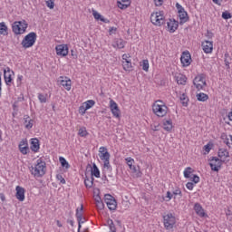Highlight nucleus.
<instances>
[{"label":"nucleus","instance_id":"45","mask_svg":"<svg viewBox=\"0 0 232 232\" xmlns=\"http://www.w3.org/2000/svg\"><path fill=\"white\" fill-rule=\"evenodd\" d=\"M141 67L144 72H148L150 70V62L148 60H143Z\"/></svg>","mask_w":232,"mask_h":232},{"label":"nucleus","instance_id":"18","mask_svg":"<svg viewBox=\"0 0 232 232\" xmlns=\"http://www.w3.org/2000/svg\"><path fill=\"white\" fill-rule=\"evenodd\" d=\"M180 62L183 66H189L191 64V54L189 53V52L182 53Z\"/></svg>","mask_w":232,"mask_h":232},{"label":"nucleus","instance_id":"16","mask_svg":"<svg viewBox=\"0 0 232 232\" xmlns=\"http://www.w3.org/2000/svg\"><path fill=\"white\" fill-rule=\"evenodd\" d=\"M204 53H213V42L205 40L201 44Z\"/></svg>","mask_w":232,"mask_h":232},{"label":"nucleus","instance_id":"19","mask_svg":"<svg viewBox=\"0 0 232 232\" xmlns=\"http://www.w3.org/2000/svg\"><path fill=\"white\" fill-rule=\"evenodd\" d=\"M167 28L170 34L177 32V29L179 28V22L175 19H169L167 22Z\"/></svg>","mask_w":232,"mask_h":232},{"label":"nucleus","instance_id":"33","mask_svg":"<svg viewBox=\"0 0 232 232\" xmlns=\"http://www.w3.org/2000/svg\"><path fill=\"white\" fill-rule=\"evenodd\" d=\"M183 175L185 179H191L193 177V169L191 167H188L184 169Z\"/></svg>","mask_w":232,"mask_h":232},{"label":"nucleus","instance_id":"52","mask_svg":"<svg viewBox=\"0 0 232 232\" xmlns=\"http://www.w3.org/2000/svg\"><path fill=\"white\" fill-rule=\"evenodd\" d=\"M86 111H88V109L82 103V106L79 107V114L84 115L86 113Z\"/></svg>","mask_w":232,"mask_h":232},{"label":"nucleus","instance_id":"42","mask_svg":"<svg viewBox=\"0 0 232 232\" xmlns=\"http://www.w3.org/2000/svg\"><path fill=\"white\" fill-rule=\"evenodd\" d=\"M78 232H81V228L82 227V224L86 222V218L84 216H82L81 218H78Z\"/></svg>","mask_w":232,"mask_h":232},{"label":"nucleus","instance_id":"54","mask_svg":"<svg viewBox=\"0 0 232 232\" xmlns=\"http://www.w3.org/2000/svg\"><path fill=\"white\" fill-rule=\"evenodd\" d=\"M171 198H173V194H171V192L168 191L167 195L164 198V200L166 202H169V200H171Z\"/></svg>","mask_w":232,"mask_h":232},{"label":"nucleus","instance_id":"14","mask_svg":"<svg viewBox=\"0 0 232 232\" xmlns=\"http://www.w3.org/2000/svg\"><path fill=\"white\" fill-rule=\"evenodd\" d=\"M110 110L116 119H119L121 117V110L119 109V105L117 102L113 100H110Z\"/></svg>","mask_w":232,"mask_h":232},{"label":"nucleus","instance_id":"55","mask_svg":"<svg viewBox=\"0 0 232 232\" xmlns=\"http://www.w3.org/2000/svg\"><path fill=\"white\" fill-rule=\"evenodd\" d=\"M56 179H57V180H59L61 182V184H66V179H64L63 175L57 174Z\"/></svg>","mask_w":232,"mask_h":232},{"label":"nucleus","instance_id":"10","mask_svg":"<svg viewBox=\"0 0 232 232\" xmlns=\"http://www.w3.org/2000/svg\"><path fill=\"white\" fill-rule=\"evenodd\" d=\"M176 8H177L178 13H179V17L180 24H184V23H188V12H186L184 7L180 4L177 3L176 4Z\"/></svg>","mask_w":232,"mask_h":232},{"label":"nucleus","instance_id":"4","mask_svg":"<svg viewBox=\"0 0 232 232\" xmlns=\"http://www.w3.org/2000/svg\"><path fill=\"white\" fill-rule=\"evenodd\" d=\"M99 157L101 160L103 162V168L106 169H110L111 166L110 165V152H108V149L106 147H100L99 149Z\"/></svg>","mask_w":232,"mask_h":232},{"label":"nucleus","instance_id":"13","mask_svg":"<svg viewBox=\"0 0 232 232\" xmlns=\"http://www.w3.org/2000/svg\"><path fill=\"white\" fill-rule=\"evenodd\" d=\"M218 157L224 163L229 162V150L226 148H219L218 150Z\"/></svg>","mask_w":232,"mask_h":232},{"label":"nucleus","instance_id":"25","mask_svg":"<svg viewBox=\"0 0 232 232\" xmlns=\"http://www.w3.org/2000/svg\"><path fill=\"white\" fill-rule=\"evenodd\" d=\"M94 201H95L97 209L99 211H102V209H104V202H102L101 196H99V195L95 196Z\"/></svg>","mask_w":232,"mask_h":232},{"label":"nucleus","instance_id":"58","mask_svg":"<svg viewBox=\"0 0 232 232\" xmlns=\"http://www.w3.org/2000/svg\"><path fill=\"white\" fill-rule=\"evenodd\" d=\"M115 34H117V27H111L109 29V34L110 35H115Z\"/></svg>","mask_w":232,"mask_h":232},{"label":"nucleus","instance_id":"34","mask_svg":"<svg viewBox=\"0 0 232 232\" xmlns=\"http://www.w3.org/2000/svg\"><path fill=\"white\" fill-rule=\"evenodd\" d=\"M131 173H133L134 177H136V179H140V177H142V172L140 171V168L138 167L136 168L135 166L130 169Z\"/></svg>","mask_w":232,"mask_h":232},{"label":"nucleus","instance_id":"48","mask_svg":"<svg viewBox=\"0 0 232 232\" xmlns=\"http://www.w3.org/2000/svg\"><path fill=\"white\" fill-rule=\"evenodd\" d=\"M84 208L82 207V205L81 206L80 208L76 209V214H75V217L76 218H81L82 216V211H83Z\"/></svg>","mask_w":232,"mask_h":232},{"label":"nucleus","instance_id":"24","mask_svg":"<svg viewBox=\"0 0 232 232\" xmlns=\"http://www.w3.org/2000/svg\"><path fill=\"white\" fill-rule=\"evenodd\" d=\"M24 126L25 130H32V128H34V121L33 119H31L30 116L24 115Z\"/></svg>","mask_w":232,"mask_h":232},{"label":"nucleus","instance_id":"61","mask_svg":"<svg viewBox=\"0 0 232 232\" xmlns=\"http://www.w3.org/2000/svg\"><path fill=\"white\" fill-rule=\"evenodd\" d=\"M2 92H3V82H2V79H1V72H0V97H1Z\"/></svg>","mask_w":232,"mask_h":232},{"label":"nucleus","instance_id":"22","mask_svg":"<svg viewBox=\"0 0 232 232\" xmlns=\"http://www.w3.org/2000/svg\"><path fill=\"white\" fill-rule=\"evenodd\" d=\"M194 211L196 212V215L201 218L208 217V214H206L200 203H195Z\"/></svg>","mask_w":232,"mask_h":232},{"label":"nucleus","instance_id":"35","mask_svg":"<svg viewBox=\"0 0 232 232\" xmlns=\"http://www.w3.org/2000/svg\"><path fill=\"white\" fill-rule=\"evenodd\" d=\"M59 162L61 163L62 168H65V169H70V163H68L64 157H60Z\"/></svg>","mask_w":232,"mask_h":232},{"label":"nucleus","instance_id":"37","mask_svg":"<svg viewBox=\"0 0 232 232\" xmlns=\"http://www.w3.org/2000/svg\"><path fill=\"white\" fill-rule=\"evenodd\" d=\"M130 1H118V8H121V10H126V8H128V6H130Z\"/></svg>","mask_w":232,"mask_h":232},{"label":"nucleus","instance_id":"3","mask_svg":"<svg viewBox=\"0 0 232 232\" xmlns=\"http://www.w3.org/2000/svg\"><path fill=\"white\" fill-rule=\"evenodd\" d=\"M175 224H177V218L175 215L168 213L163 216V225L165 229L171 231V229L175 227Z\"/></svg>","mask_w":232,"mask_h":232},{"label":"nucleus","instance_id":"27","mask_svg":"<svg viewBox=\"0 0 232 232\" xmlns=\"http://www.w3.org/2000/svg\"><path fill=\"white\" fill-rule=\"evenodd\" d=\"M39 149H40L39 140L32 139L31 140V150H32V151H34V153H37V151H39Z\"/></svg>","mask_w":232,"mask_h":232},{"label":"nucleus","instance_id":"56","mask_svg":"<svg viewBox=\"0 0 232 232\" xmlns=\"http://www.w3.org/2000/svg\"><path fill=\"white\" fill-rule=\"evenodd\" d=\"M222 17L223 19H231L232 15L230 14L229 12L226 11L222 13Z\"/></svg>","mask_w":232,"mask_h":232},{"label":"nucleus","instance_id":"63","mask_svg":"<svg viewBox=\"0 0 232 232\" xmlns=\"http://www.w3.org/2000/svg\"><path fill=\"white\" fill-rule=\"evenodd\" d=\"M229 137L228 138H227L226 139V140L224 141L226 144H227V146L228 147V148H231V143H229Z\"/></svg>","mask_w":232,"mask_h":232},{"label":"nucleus","instance_id":"7","mask_svg":"<svg viewBox=\"0 0 232 232\" xmlns=\"http://www.w3.org/2000/svg\"><path fill=\"white\" fill-rule=\"evenodd\" d=\"M26 28H28V24L24 20L14 22L13 24V32L16 35L24 34V32H26Z\"/></svg>","mask_w":232,"mask_h":232},{"label":"nucleus","instance_id":"47","mask_svg":"<svg viewBox=\"0 0 232 232\" xmlns=\"http://www.w3.org/2000/svg\"><path fill=\"white\" fill-rule=\"evenodd\" d=\"M78 134L80 137H88V130H86V128L82 127L78 130Z\"/></svg>","mask_w":232,"mask_h":232},{"label":"nucleus","instance_id":"6","mask_svg":"<svg viewBox=\"0 0 232 232\" xmlns=\"http://www.w3.org/2000/svg\"><path fill=\"white\" fill-rule=\"evenodd\" d=\"M150 22L154 26H162L166 23L164 12L160 11L150 14Z\"/></svg>","mask_w":232,"mask_h":232},{"label":"nucleus","instance_id":"30","mask_svg":"<svg viewBox=\"0 0 232 232\" xmlns=\"http://www.w3.org/2000/svg\"><path fill=\"white\" fill-rule=\"evenodd\" d=\"M0 35H8V26L5 22L0 23Z\"/></svg>","mask_w":232,"mask_h":232},{"label":"nucleus","instance_id":"36","mask_svg":"<svg viewBox=\"0 0 232 232\" xmlns=\"http://www.w3.org/2000/svg\"><path fill=\"white\" fill-rule=\"evenodd\" d=\"M179 101L182 106H188V102H189V98H188V95L186 93H183L180 95Z\"/></svg>","mask_w":232,"mask_h":232},{"label":"nucleus","instance_id":"60","mask_svg":"<svg viewBox=\"0 0 232 232\" xmlns=\"http://www.w3.org/2000/svg\"><path fill=\"white\" fill-rule=\"evenodd\" d=\"M215 5L220 6L222 5V0H212Z\"/></svg>","mask_w":232,"mask_h":232},{"label":"nucleus","instance_id":"8","mask_svg":"<svg viewBox=\"0 0 232 232\" xmlns=\"http://www.w3.org/2000/svg\"><path fill=\"white\" fill-rule=\"evenodd\" d=\"M222 164H224V161L218 157H211L209 160V166L212 171H219Z\"/></svg>","mask_w":232,"mask_h":232},{"label":"nucleus","instance_id":"50","mask_svg":"<svg viewBox=\"0 0 232 232\" xmlns=\"http://www.w3.org/2000/svg\"><path fill=\"white\" fill-rule=\"evenodd\" d=\"M190 180H192V182H194V184H198L200 182V177H198V175L193 174L191 176Z\"/></svg>","mask_w":232,"mask_h":232},{"label":"nucleus","instance_id":"28","mask_svg":"<svg viewBox=\"0 0 232 232\" xmlns=\"http://www.w3.org/2000/svg\"><path fill=\"white\" fill-rule=\"evenodd\" d=\"M163 129L166 131H171L173 130V121L171 120H163Z\"/></svg>","mask_w":232,"mask_h":232},{"label":"nucleus","instance_id":"57","mask_svg":"<svg viewBox=\"0 0 232 232\" xmlns=\"http://www.w3.org/2000/svg\"><path fill=\"white\" fill-rule=\"evenodd\" d=\"M187 189H189V191H193V188H195V183L193 182H188L186 184Z\"/></svg>","mask_w":232,"mask_h":232},{"label":"nucleus","instance_id":"11","mask_svg":"<svg viewBox=\"0 0 232 232\" xmlns=\"http://www.w3.org/2000/svg\"><path fill=\"white\" fill-rule=\"evenodd\" d=\"M193 84L197 90H204V87H206V78L204 77V74L196 76Z\"/></svg>","mask_w":232,"mask_h":232},{"label":"nucleus","instance_id":"17","mask_svg":"<svg viewBox=\"0 0 232 232\" xmlns=\"http://www.w3.org/2000/svg\"><path fill=\"white\" fill-rule=\"evenodd\" d=\"M14 75V71L7 68V70L4 71V79L6 86H12V76Z\"/></svg>","mask_w":232,"mask_h":232},{"label":"nucleus","instance_id":"43","mask_svg":"<svg viewBox=\"0 0 232 232\" xmlns=\"http://www.w3.org/2000/svg\"><path fill=\"white\" fill-rule=\"evenodd\" d=\"M47 8L53 10L55 8V0H44Z\"/></svg>","mask_w":232,"mask_h":232},{"label":"nucleus","instance_id":"38","mask_svg":"<svg viewBox=\"0 0 232 232\" xmlns=\"http://www.w3.org/2000/svg\"><path fill=\"white\" fill-rule=\"evenodd\" d=\"M82 104H83V106H85V109L91 110V108H93V106H95V101L88 100L85 102H83Z\"/></svg>","mask_w":232,"mask_h":232},{"label":"nucleus","instance_id":"29","mask_svg":"<svg viewBox=\"0 0 232 232\" xmlns=\"http://www.w3.org/2000/svg\"><path fill=\"white\" fill-rule=\"evenodd\" d=\"M91 173H92V177H95L96 179H101V170H99V167H97L96 164L92 165Z\"/></svg>","mask_w":232,"mask_h":232},{"label":"nucleus","instance_id":"44","mask_svg":"<svg viewBox=\"0 0 232 232\" xmlns=\"http://www.w3.org/2000/svg\"><path fill=\"white\" fill-rule=\"evenodd\" d=\"M46 97H48V95L43 94V93H38V101H40V102L42 104L46 103V101H47Z\"/></svg>","mask_w":232,"mask_h":232},{"label":"nucleus","instance_id":"32","mask_svg":"<svg viewBox=\"0 0 232 232\" xmlns=\"http://www.w3.org/2000/svg\"><path fill=\"white\" fill-rule=\"evenodd\" d=\"M196 98L198 99V101H199V102H206V101L209 99V96H208V94L204 92H199L196 95Z\"/></svg>","mask_w":232,"mask_h":232},{"label":"nucleus","instance_id":"20","mask_svg":"<svg viewBox=\"0 0 232 232\" xmlns=\"http://www.w3.org/2000/svg\"><path fill=\"white\" fill-rule=\"evenodd\" d=\"M57 55H61L62 57H66L68 55V45L60 44L55 47Z\"/></svg>","mask_w":232,"mask_h":232},{"label":"nucleus","instance_id":"31","mask_svg":"<svg viewBox=\"0 0 232 232\" xmlns=\"http://www.w3.org/2000/svg\"><path fill=\"white\" fill-rule=\"evenodd\" d=\"M176 81H177L178 84H181L184 86L188 81V78L184 74H179L176 77Z\"/></svg>","mask_w":232,"mask_h":232},{"label":"nucleus","instance_id":"62","mask_svg":"<svg viewBox=\"0 0 232 232\" xmlns=\"http://www.w3.org/2000/svg\"><path fill=\"white\" fill-rule=\"evenodd\" d=\"M23 81V75L17 76V84H21V82Z\"/></svg>","mask_w":232,"mask_h":232},{"label":"nucleus","instance_id":"64","mask_svg":"<svg viewBox=\"0 0 232 232\" xmlns=\"http://www.w3.org/2000/svg\"><path fill=\"white\" fill-rule=\"evenodd\" d=\"M0 199L2 200V202H5V200H6V197H5V194L0 193Z\"/></svg>","mask_w":232,"mask_h":232},{"label":"nucleus","instance_id":"15","mask_svg":"<svg viewBox=\"0 0 232 232\" xmlns=\"http://www.w3.org/2000/svg\"><path fill=\"white\" fill-rule=\"evenodd\" d=\"M15 191V198H17V200H19V202H24V199L26 198V197L24 196V194L26 193L24 188L21 186H16Z\"/></svg>","mask_w":232,"mask_h":232},{"label":"nucleus","instance_id":"2","mask_svg":"<svg viewBox=\"0 0 232 232\" xmlns=\"http://www.w3.org/2000/svg\"><path fill=\"white\" fill-rule=\"evenodd\" d=\"M31 173L36 178L44 177V175L46 173V162H44V160L42 159H38L34 166L31 167Z\"/></svg>","mask_w":232,"mask_h":232},{"label":"nucleus","instance_id":"46","mask_svg":"<svg viewBox=\"0 0 232 232\" xmlns=\"http://www.w3.org/2000/svg\"><path fill=\"white\" fill-rule=\"evenodd\" d=\"M108 225L111 232H117V228L115 227V224H113V220H108Z\"/></svg>","mask_w":232,"mask_h":232},{"label":"nucleus","instance_id":"9","mask_svg":"<svg viewBox=\"0 0 232 232\" xmlns=\"http://www.w3.org/2000/svg\"><path fill=\"white\" fill-rule=\"evenodd\" d=\"M104 200L107 208L111 211H115L117 209V201L115 200V198H113V196L110 194H105Z\"/></svg>","mask_w":232,"mask_h":232},{"label":"nucleus","instance_id":"12","mask_svg":"<svg viewBox=\"0 0 232 232\" xmlns=\"http://www.w3.org/2000/svg\"><path fill=\"white\" fill-rule=\"evenodd\" d=\"M58 82L67 92H70V90H72V80L67 76H60L58 78Z\"/></svg>","mask_w":232,"mask_h":232},{"label":"nucleus","instance_id":"53","mask_svg":"<svg viewBox=\"0 0 232 232\" xmlns=\"http://www.w3.org/2000/svg\"><path fill=\"white\" fill-rule=\"evenodd\" d=\"M122 61L123 63H128V61H131V55H130V53H124L122 55Z\"/></svg>","mask_w":232,"mask_h":232},{"label":"nucleus","instance_id":"59","mask_svg":"<svg viewBox=\"0 0 232 232\" xmlns=\"http://www.w3.org/2000/svg\"><path fill=\"white\" fill-rule=\"evenodd\" d=\"M156 6H162V0H154Z\"/></svg>","mask_w":232,"mask_h":232},{"label":"nucleus","instance_id":"41","mask_svg":"<svg viewBox=\"0 0 232 232\" xmlns=\"http://www.w3.org/2000/svg\"><path fill=\"white\" fill-rule=\"evenodd\" d=\"M127 165L129 166L130 169L135 168V160H133L131 157L126 158L125 159Z\"/></svg>","mask_w":232,"mask_h":232},{"label":"nucleus","instance_id":"23","mask_svg":"<svg viewBox=\"0 0 232 232\" xmlns=\"http://www.w3.org/2000/svg\"><path fill=\"white\" fill-rule=\"evenodd\" d=\"M112 46L118 50H122V48L126 46V41H124L122 38H116L112 43Z\"/></svg>","mask_w":232,"mask_h":232},{"label":"nucleus","instance_id":"39","mask_svg":"<svg viewBox=\"0 0 232 232\" xmlns=\"http://www.w3.org/2000/svg\"><path fill=\"white\" fill-rule=\"evenodd\" d=\"M122 66L125 72H131V61L122 62Z\"/></svg>","mask_w":232,"mask_h":232},{"label":"nucleus","instance_id":"26","mask_svg":"<svg viewBox=\"0 0 232 232\" xmlns=\"http://www.w3.org/2000/svg\"><path fill=\"white\" fill-rule=\"evenodd\" d=\"M92 15L96 21H102V23H110V20L104 18V16H102L101 14H99V12L95 10L92 11Z\"/></svg>","mask_w":232,"mask_h":232},{"label":"nucleus","instance_id":"51","mask_svg":"<svg viewBox=\"0 0 232 232\" xmlns=\"http://www.w3.org/2000/svg\"><path fill=\"white\" fill-rule=\"evenodd\" d=\"M84 184L86 188H92L93 186V178L92 179H85Z\"/></svg>","mask_w":232,"mask_h":232},{"label":"nucleus","instance_id":"49","mask_svg":"<svg viewBox=\"0 0 232 232\" xmlns=\"http://www.w3.org/2000/svg\"><path fill=\"white\" fill-rule=\"evenodd\" d=\"M172 195H173L174 198H176L177 197H182V190H180V188H175L172 191Z\"/></svg>","mask_w":232,"mask_h":232},{"label":"nucleus","instance_id":"21","mask_svg":"<svg viewBox=\"0 0 232 232\" xmlns=\"http://www.w3.org/2000/svg\"><path fill=\"white\" fill-rule=\"evenodd\" d=\"M18 148L20 150V153L23 155H28V151H30V149L28 148V140H22L18 145Z\"/></svg>","mask_w":232,"mask_h":232},{"label":"nucleus","instance_id":"1","mask_svg":"<svg viewBox=\"0 0 232 232\" xmlns=\"http://www.w3.org/2000/svg\"><path fill=\"white\" fill-rule=\"evenodd\" d=\"M169 111V108H168V105H166V102H164L162 100H157L152 104V111L156 117H166Z\"/></svg>","mask_w":232,"mask_h":232},{"label":"nucleus","instance_id":"40","mask_svg":"<svg viewBox=\"0 0 232 232\" xmlns=\"http://www.w3.org/2000/svg\"><path fill=\"white\" fill-rule=\"evenodd\" d=\"M213 148V144L208 143L203 147V155H209V151H211V149Z\"/></svg>","mask_w":232,"mask_h":232},{"label":"nucleus","instance_id":"5","mask_svg":"<svg viewBox=\"0 0 232 232\" xmlns=\"http://www.w3.org/2000/svg\"><path fill=\"white\" fill-rule=\"evenodd\" d=\"M35 41H37V34L31 32L24 36L21 44L23 48H32L35 44Z\"/></svg>","mask_w":232,"mask_h":232}]
</instances>
